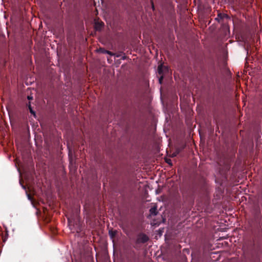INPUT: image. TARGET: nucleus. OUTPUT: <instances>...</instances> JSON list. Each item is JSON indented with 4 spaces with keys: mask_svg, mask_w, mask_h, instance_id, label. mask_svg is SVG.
<instances>
[{
    "mask_svg": "<svg viewBox=\"0 0 262 262\" xmlns=\"http://www.w3.org/2000/svg\"><path fill=\"white\" fill-rule=\"evenodd\" d=\"M168 70L167 68L163 64H160L158 66V72L160 75L163 74L164 73L167 72Z\"/></svg>",
    "mask_w": 262,
    "mask_h": 262,
    "instance_id": "f257e3e1",
    "label": "nucleus"
},
{
    "mask_svg": "<svg viewBox=\"0 0 262 262\" xmlns=\"http://www.w3.org/2000/svg\"><path fill=\"white\" fill-rule=\"evenodd\" d=\"M102 26V23L98 21L95 22V28L96 30H99L101 29Z\"/></svg>",
    "mask_w": 262,
    "mask_h": 262,
    "instance_id": "f03ea898",
    "label": "nucleus"
},
{
    "mask_svg": "<svg viewBox=\"0 0 262 262\" xmlns=\"http://www.w3.org/2000/svg\"><path fill=\"white\" fill-rule=\"evenodd\" d=\"M150 215H156L157 213V208L153 207L150 209Z\"/></svg>",
    "mask_w": 262,
    "mask_h": 262,
    "instance_id": "7ed1b4c3",
    "label": "nucleus"
},
{
    "mask_svg": "<svg viewBox=\"0 0 262 262\" xmlns=\"http://www.w3.org/2000/svg\"><path fill=\"white\" fill-rule=\"evenodd\" d=\"M116 233V231L110 230L109 231V235L112 238H113Z\"/></svg>",
    "mask_w": 262,
    "mask_h": 262,
    "instance_id": "20e7f679",
    "label": "nucleus"
},
{
    "mask_svg": "<svg viewBox=\"0 0 262 262\" xmlns=\"http://www.w3.org/2000/svg\"><path fill=\"white\" fill-rule=\"evenodd\" d=\"M29 110H30V113L35 116V112L33 111L32 108L30 106H29Z\"/></svg>",
    "mask_w": 262,
    "mask_h": 262,
    "instance_id": "39448f33",
    "label": "nucleus"
},
{
    "mask_svg": "<svg viewBox=\"0 0 262 262\" xmlns=\"http://www.w3.org/2000/svg\"><path fill=\"white\" fill-rule=\"evenodd\" d=\"M143 242H146L148 240V237L146 235H143Z\"/></svg>",
    "mask_w": 262,
    "mask_h": 262,
    "instance_id": "423d86ee",
    "label": "nucleus"
},
{
    "mask_svg": "<svg viewBox=\"0 0 262 262\" xmlns=\"http://www.w3.org/2000/svg\"><path fill=\"white\" fill-rule=\"evenodd\" d=\"M166 162L168 164H169V165H172V163H171V160L170 159H166Z\"/></svg>",
    "mask_w": 262,
    "mask_h": 262,
    "instance_id": "0eeeda50",
    "label": "nucleus"
},
{
    "mask_svg": "<svg viewBox=\"0 0 262 262\" xmlns=\"http://www.w3.org/2000/svg\"><path fill=\"white\" fill-rule=\"evenodd\" d=\"M163 76L162 75L159 79V83L161 84L162 83V80H163Z\"/></svg>",
    "mask_w": 262,
    "mask_h": 262,
    "instance_id": "6e6552de",
    "label": "nucleus"
},
{
    "mask_svg": "<svg viewBox=\"0 0 262 262\" xmlns=\"http://www.w3.org/2000/svg\"><path fill=\"white\" fill-rule=\"evenodd\" d=\"M27 196H28V199L31 200V196H30V195L29 194H27Z\"/></svg>",
    "mask_w": 262,
    "mask_h": 262,
    "instance_id": "1a4fd4ad",
    "label": "nucleus"
},
{
    "mask_svg": "<svg viewBox=\"0 0 262 262\" xmlns=\"http://www.w3.org/2000/svg\"><path fill=\"white\" fill-rule=\"evenodd\" d=\"M28 99H32V97L28 96Z\"/></svg>",
    "mask_w": 262,
    "mask_h": 262,
    "instance_id": "9d476101",
    "label": "nucleus"
}]
</instances>
